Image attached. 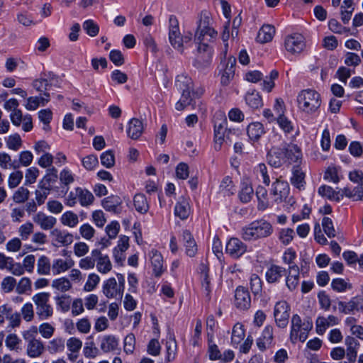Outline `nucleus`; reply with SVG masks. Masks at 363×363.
I'll use <instances>...</instances> for the list:
<instances>
[{"label":"nucleus","instance_id":"nucleus-1","mask_svg":"<svg viewBox=\"0 0 363 363\" xmlns=\"http://www.w3.org/2000/svg\"><path fill=\"white\" fill-rule=\"evenodd\" d=\"M218 37V32L213 26V19L207 11H201L194 33V40L198 44H208Z\"/></svg>","mask_w":363,"mask_h":363},{"label":"nucleus","instance_id":"nucleus-2","mask_svg":"<svg viewBox=\"0 0 363 363\" xmlns=\"http://www.w3.org/2000/svg\"><path fill=\"white\" fill-rule=\"evenodd\" d=\"M272 225L267 220H255L242 228V238L247 241H254L270 236L273 233Z\"/></svg>","mask_w":363,"mask_h":363},{"label":"nucleus","instance_id":"nucleus-3","mask_svg":"<svg viewBox=\"0 0 363 363\" xmlns=\"http://www.w3.org/2000/svg\"><path fill=\"white\" fill-rule=\"evenodd\" d=\"M169 40L173 48L181 53L184 52V45L191 43L192 40L191 32L185 33L184 35H181L179 21L173 15L169 18Z\"/></svg>","mask_w":363,"mask_h":363},{"label":"nucleus","instance_id":"nucleus-4","mask_svg":"<svg viewBox=\"0 0 363 363\" xmlns=\"http://www.w3.org/2000/svg\"><path fill=\"white\" fill-rule=\"evenodd\" d=\"M299 108L305 113H315L320 106L321 98L318 92L313 89L302 90L297 96Z\"/></svg>","mask_w":363,"mask_h":363},{"label":"nucleus","instance_id":"nucleus-5","mask_svg":"<svg viewBox=\"0 0 363 363\" xmlns=\"http://www.w3.org/2000/svg\"><path fill=\"white\" fill-rule=\"evenodd\" d=\"M125 281L124 275L120 273L116 274V278H108L103 284L104 295L108 298L121 300L125 290Z\"/></svg>","mask_w":363,"mask_h":363},{"label":"nucleus","instance_id":"nucleus-6","mask_svg":"<svg viewBox=\"0 0 363 363\" xmlns=\"http://www.w3.org/2000/svg\"><path fill=\"white\" fill-rule=\"evenodd\" d=\"M214 147L220 150L225 139L230 140V135L235 134V130L227 128V119L222 112L216 113L214 116Z\"/></svg>","mask_w":363,"mask_h":363},{"label":"nucleus","instance_id":"nucleus-7","mask_svg":"<svg viewBox=\"0 0 363 363\" xmlns=\"http://www.w3.org/2000/svg\"><path fill=\"white\" fill-rule=\"evenodd\" d=\"M176 85L182 90V94L179 101L176 104L175 108L178 111H183L191 104V91L193 88V82L191 78L180 75L177 77Z\"/></svg>","mask_w":363,"mask_h":363},{"label":"nucleus","instance_id":"nucleus-8","mask_svg":"<svg viewBox=\"0 0 363 363\" xmlns=\"http://www.w3.org/2000/svg\"><path fill=\"white\" fill-rule=\"evenodd\" d=\"M313 323L309 319H292L291 338L304 342L308 331L312 328Z\"/></svg>","mask_w":363,"mask_h":363},{"label":"nucleus","instance_id":"nucleus-9","mask_svg":"<svg viewBox=\"0 0 363 363\" xmlns=\"http://www.w3.org/2000/svg\"><path fill=\"white\" fill-rule=\"evenodd\" d=\"M194 65L197 69H203L208 67L212 62V48L208 44H198Z\"/></svg>","mask_w":363,"mask_h":363},{"label":"nucleus","instance_id":"nucleus-10","mask_svg":"<svg viewBox=\"0 0 363 363\" xmlns=\"http://www.w3.org/2000/svg\"><path fill=\"white\" fill-rule=\"evenodd\" d=\"M50 294L38 293L33 296V301L36 305L37 313L40 316L50 317L53 314V308L49 303Z\"/></svg>","mask_w":363,"mask_h":363},{"label":"nucleus","instance_id":"nucleus-11","mask_svg":"<svg viewBox=\"0 0 363 363\" xmlns=\"http://www.w3.org/2000/svg\"><path fill=\"white\" fill-rule=\"evenodd\" d=\"M284 47L292 55L300 54L306 48L305 38L300 33H293L285 38Z\"/></svg>","mask_w":363,"mask_h":363},{"label":"nucleus","instance_id":"nucleus-12","mask_svg":"<svg viewBox=\"0 0 363 363\" xmlns=\"http://www.w3.org/2000/svg\"><path fill=\"white\" fill-rule=\"evenodd\" d=\"M289 185L288 182L277 179L272 184L270 194L274 197L276 203H281L289 194Z\"/></svg>","mask_w":363,"mask_h":363},{"label":"nucleus","instance_id":"nucleus-13","mask_svg":"<svg viewBox=\"0 0 363 363\" xmlns=\"http://www.w3.org/2000/svg\"><path fill=\"white\" fill-rule=\"evenodd\" d=\"M91 255L96 258L95 265L100 274H106L112 270L113 265L108 255L103 254L99 249L93 250Z\"/></svg>","mask_w":363,"mask_h":363},{"label":"nucleus","instance_id":"nucleus-14","mask_svg":"<svg viewBox=\"0 0 363 363\" xmlns=\"http://www.w3.org/2000/svg\"><path fill=\"white\" fill-rule=\"evenodd\" d=\"M149 259L152 268V274L160 277L166 270L162 254L156 249H152L149 252Z\"/></svg>","mask_w":363,"mask_h":363},{"label":"nucleus","instance_id":"nucleus-15","mask_svg":"<svg viewBox=\"0 0 363 363\" xmlns=\"http://www.w3.org/2000/svg\"><path fill=\"white\" fill-rule=\"evenodd\" d=\"M50 236L55 246L67 247L74 241V237L71 233L59 228H54L51 230Z\"/></svg>","mask_w":363,"mask_h":363},{"label":"nucleus","instance_id":"nucleus-16","mask_svg":"<svg viewBox=\"0 0 363 363\" xmlns=\"http://www.w3.org/2000/svg\"><path fill=\"white\" fill-rule=\"evenodd\" d=\"M246 251L247 245L238 238H232L226 244V253L234 259L240 257Z\"/></svg>","mask_w":363,"mask_h":363},{"label":"nucleus","instance_id":"nucleus-17","mask_svg":"<svg viewBox=\"0 0 363 363\" xmlns=\"http://www.w3.org/2000/svg\"><path fill=\"white\" fill-rule=\"evenodd\" d=\"M235 306L240 310H247L251 305V296L243 286H238L235 292Z\"/></svg>","mask_w":363,"mask_h":363},{"label":"nucleus","instance_id":"nucleus-18","mask_svg":"<svg viewBox=\"0 0 363 363\" xmlns=\"http://www.w3.org/2000/svg\"><path fill=\"white\" fill-rule=\"evenodd\" d=\"M236 60L234 57H229L223 64V70L221 72L220 83L227 86L233 79L235 71Z\"/></svg>","mask_w":363,"mask_h":363},{"label":"nucleus","instance_id":"nucleus-19","mask_svg":"<svg viewBox=\"0 0 363 363\" xmlns=\"http://www.w3.org/2000/svg\"><path fill=\"white\" fill-rule=\"evenodd\" d=\"M267 161L271 166L275 168H279L287 163L284 147L271 149L267 155Z\"/></svg>","mask_w":363,"mask_h":363},{"label":"nucleus","instance_id":"nucleus-20","mask_svg":"<svg viewBox=\"0 0 363 363\" xmlns=\"http://www.w3.org/2000/svg\"><path fill=\"white\" fill-rule=\"evenodd\" d=\"M33 220L38 225L42 230H53L57 223V219L52 216H48L43 212H38L33 217Z\"/></svg>","mask_w":363,"mask_h":363},{"label":"nucleus","instance_id":"nucleus-21","mask_svg":"<svg viewBox=\"0 0 363 363\" xmlns=\"http://www.w3.org/2000/svg\"><path fill=\"white\" fill-rule=\"evenodd\" d=\"M74 265V260L70 257L55 259L52 263V272L53 275H58L66 272Z\"/></svg>","mask_w":363,"mask_h":363},{"label":"nucleus","instance_id":"nucleus-22","mask_svg":"<svg viewBox=\"0 0 363 363\" xmlns=\"http://www.w3.org/2000/svg\"><path fill=\"white\" fill-rule=\"evenodd\" d=\"M286 162L289 164L301 162L303 155L300 147L294 143L287 144L284 147Z\"/></svg>","mask_w":363,"mask_h":363},{"label":"nucleus","instance_id":"nucleus-23","mask_svg":"<svg viewBox=\"0 0 363 363\" xmlns=\"http://www.w3.org/2000/svg\"><path fill=\"white\" fill-rule=\"evenodd\" d=\"M345 345L347 347L346 358L347 361L344 363H354L357 359V348L359 346V342L354 337L348 336L345 339Z\"/></svg>","mask_w":363,"mask_h":363},{"label":"nucleus","instance_id":"nucleus-24","mask_svg":"<svg viewBox=\"0 0 363 363\" xmlns=\"http://www.w3.org/2000/svg\"><path fill=\"white\" fill-rule=\"evenodd\" d=\"M299 284V267L296 264L289 267V274L286 279V284L289 290L293 291Z\"/></svg>","mask_w":363,"mask_h":363},{"label":"nucleus","instance_id":"nucleus-25","mask_svg":"<svg viewBox=\"0 0 363 363\" xmlns=\"http://www.w3.org/2000/svg\"><path fill=\"white\" fill-rule=\"evenodd\" d=\"M143 132V124L138 118H132L127 130V134L133 140L138 139Z\"/></svg>","mask_w":363,"mask_h":363},{"label":"nucleus","instance_id":"nucleus-26","mask_svg":"<svg viewBox=\"0 0 363 363\" xmlns=\"http://www.w3.org/2000/svg\"><path fill=\"white\" fill-rule=\"evenodd\" d=\"M45 347L43 342L37 339L33 338L28 341L27 345V354L32 358L40 357L44 352Z\"/></svg>","mask_w":363,"mask_h":363},{"label":"nucleus","instance_id":"nucleus-27","mask_svg":"<svg viewBox=\"0 0 363 363\" xmlns=\"http://www.w3.org/2000/svg\"><path fill=\"white\" fill-rule=\"evenodd\" d=\"M275 34V28L271 25H264L259 30L257 41L260 43L270 42Z\"/></svg>","mask_w":363,"mask_h":363},{"label":"nucleus","instance_id":"nucleus-28","mask_svg":"<svg viewBox=\"0 0 363 363\" xmlns=\"http://www.w3.org/2000/svg\"><path fill=\"white\" fill-rule=\"evenodd\" d=\"M305 177V173L300 166H294L292 169V176L291 177V184L296 188L301 189L306 184Z\"/></svg>","mask_w":363,"mask_h":363},{"label":"nucleus","instance_id":"nucleus-29","mask_svg":"<svg viewBox=\"0 0 363 363\" xmlns=\"http://www.w3.org/2000/svg\"><path fill=\"white\" fill-rule=\"evenodd\" d=\"M174 214L182 220L186 219L190 215V206L189 201L185 198H182L176 204Z\"/></svg>","mask_w":363,"mask_h":363},{"label":"nucleus","instance_id":"nucleus-30","mask_svg":"<svg viewBox=\"0 0 363 363\" xmlns=\"http://www.w3.org/2000/svg\"><path fill=\"white\" fill-rule=\"evenodd\" d=\"M286 273V269L278 265H272L266 272V279L269 283L278 281Z\"/></svg>","mask_w":363,"mask_h":363},{"label":"nucleus","instance_id":"nucleus-31","mask_svg":"<svg viewBox=\"0 0 363 363\" xmlns=\"http://www.w3.org/2000/svg\"><path fill=\"white\" fill-rule=\"evenodd\" d=\"M133 205L135 210L141 214L147 213L150 208L149 202L143 194H137L135 195L133 198Z\"/></svg>","mask_w":363,"mask_h":363},{"label":"nucleus","instance_id":"nucleus-32","mask_svg":"<svg viewBox=\"0 0 363 363\" xmlns=\"http://www.w3.org/2000/svg\"><path fill=\"white\" fill-rule=\"evenodd\" d=\"M247 133L251 140L257 141L265 131L261 123L255 122L248 125Z\"/></svg>","mask_w":363,"mask_h":363},{"label":"nucleus","instance_id":"nucleus-33","mask_svg":"<svg viewBox=\"0 0 363 363\" xmlns=\"http://www.w3.org/2000/svg\"><path fill=\"white\" fill-rule=\"evenodd\" d=\"M256 196L258 200L257 208L259 210L264 211L271 206V203L268 200L267 190L264 187L259 186L256 190Z\"/></svg>","mask_w":363,"mask_h":363},{"label":"nucleus","instance_id":"nucleus-34","mask_svg":"<svg viewBox=\"0 0 363 363\" xmlns=\"http://www.w3.org/2000/svg\"><path fill=\"white\" fill-rule=\"evenodd\" d=\"M291 307L285 301L277 302L274 306V318H289L291 315Z\"/></svg>","mask_w":363,"mask_h":363},{"label":"nucleus","instance_id":"nucleus-35","mask_svg":"<svg viewBox=\"0 0 363 363\" xmlns=\"http://www.w3.org/2000/svg\"><path fill=\"white\" fill-rule=\"evenodd\" d=\"M219 192L224 196L234 194L235 186L231 177L226 176L222 179L219 186Z\"/></svg>","mask_w":363,"mask_h":363},{"label":"nucleus","instance_id":"nucleus-36","mask_svg":"<svg viewBox=\"0 0 363 363\" xmlns=\"http://www.w3.org/2000/svg\"><path fill=\"white\" fill-rule=\"evenodd\" d=\"M60 223L65 226L71 228H75L79 223V216L74 212L67 211L62 215Z\"/></svg>","mask_w":363,"mask_h":363},{"label":"nucleus","instance_id":"nucleus-37","mask_svg":"<svg viewBox=\"0 0 363 363\" xmlns=\"http://www.w3.org/2000/svg\"><path fill=\"white\" fill-rule=\"evenodd\" d=\"M57 310L62 313L68 312L71 308L72 299L70 296L62 294L55 297Z\"/></svg>","mask_w":363,"mask_h":363},{"label":"nucleus","instance_id":"nucleus-38","mask_svg":"<svg viewBox=\"0 0 363 363\" xmlns=\"http://www.w3.org/2000/svg\"><path fill=\"white\" fill-rule=\"evenodd\" d=\"M52 271L50 259L45 255H41L37 262V272L40 275H48Z\"/></svg>","mask_w":363,"mask_h":363},{"label":"nucleus","instance_id":"nucleus-39","mask_svg":"<svg viewBox=\"0 0 363 363\" xmlns=\"http://www.w3.org/2000/svg\"><path fill=\"white\" fill-rule=\"evenodd\" d=\"M121 201L118 196H111L105 198L102 201V206L108 211L116 212Z\"/></svg>","mask_w":363,"mask_h":363},{"label":"nucleus","instance_id":"nucleus-40","mask_svg":"<svg viewBox=\"0 0 363 363\" xmlns=\"http://www.w3.org/2000/svg\"><path fill=\"white\" fill-rule=\"evenodd\" d=\"M52 287L62 293H65L72 289V285L68 278L60 277L52 281Z\"/></svg>","mask_w":363,"mask_h":363},{"label":"nucleus","instance_id":"nucleus-41","mask_svg":"<svg viewBox=\"0 0 363 363\" xmlns=\"http://www.w3.org/2000/svg\"><path fill=\"white\" fill-rule=\"evenodd\" d=\"M118 340L111 335L104 337L101 343V349L104 352L113 351L118 348Z\"/></svg>","mask_w":363,"mask_h":363},{"label":"nucleus","instance_id":"nucleus-42","mask_svg":"<svg viewBox=\"0 0 363 363\" xmlns=\"http://www.w3.org/2000/svg\"><path fill=\"white\" fill-rule=\"evenodd\" d=\"M75 177V174L67 167L61 170L59 175L60 183L67 187V189H69L70 184L74 182Z\"/></svg>","mask_w":363,"mask_h":363},{"label":"nucleus","instance_id":"nucleus-43","mask_svg":"<svg viewBox=\"0 0 363 363\" xmlns=\"http://www.w3.org/2000/svg\"><path fill=\"white\" fill-rule=\"evenodd\" d=\"M79 202L83 207H87L93 204L95 199L93 194L87 190L79 187Z\"/></svg>","mask_w":363,"mask_h":363},{"label":"nucleus","instance_id":"nucleus-44","mask_svg":"<svg viewBox=\"0 0 363 363\" xmlns=\"http://www.w3.org/2000/svg\"><path fill=\"white\" fill-rule=\"evenodd\" d=\"M318 193L323 197H325L330 201H339V191L334 190L332 187L327 185H322L318 188Z\"/></svg>","mask_w":363,"mask_h":363},{"label":"nucleus","instance_id":"nucleus-45","mask_svg":"<svg viewBox=\"0 0 363 363\" xmlns=\"http://www.w3.org/2000/svg\"><path fill=\"white\" fill-rule=\"evenodd\" d=\"M6 144L9 150L18 151L23 145V140L18 133H14L6 138Z\"/></svg>","mask_w":363,"mask_h":363},{"label":"nucleus","instance_id":"nucleus-46","mask_svg":"<svg viewBox=\"0 0 363 363\" xmlns=\"http://www.w3.org/2000/svg\"><path fill=\"white\" fill-rule=\"evenodd\" d=\"M255 173L259 179H262V182L269 186L270 184V177L268 173L267 167L265 164L260 163L255 167Z\"/></svg>","mask_w":363,"mask_h":363},{"label":"nucleus","instance_id":"nucleus-47","mask_svg":"<svg viewBox=\"0 0 363 363\" xmlns=\"http://www.w3.org/2000/svg\"><path fill=\"white\" fill-rule=\"evenodd\" d=\"M52 187H46L43 184H38V189L35 190V199L38 206L43 204L50 194Z\"/></svg>","mask_w":363,"mask_h":363},{"label":"nucleus","instance_id":"nucleus-48","mask_svg":"<svg viewBox=\"0 0 363 363\" xmlns=\"http://www.w3.org/2000/svg\"><path fill=\"white\" fill-rule=\"evenodd\" d=\"M253 194L254 190L252 186L247 182H243L239 194L240 201L243 203H247L252 199Z\"/></svg>","mask_w":363,"mask_h":363},{"label":"nucleus","instance_id":"nucleus-49","mask_svg":"<svg viewBox=\"0 0 363 363\" xmlns=\"http://www.w3.org/2000/svg\"><path fill=\"white\" fill-rule=\"evenodd\" d=\"M246 103L251 108L256 109L262 105V100L260 95L255 91L248 93L245 96Z\"/></svg>","mask_w":363,"mask_h":363},{"label":"nucleus","instance_id":"nucleus-50","mask_svg":"<svg viewBox=\"0 0 363 363\" xmlns=\"http://www.w3.org/2000/svg\"><path fill=\"white\" fill-rule=\"evenodd\" d=\"M33 223L30 221H28L19 227L18 233L21 240H27L29 238V237L33 233Z\"/></svg>","mask_w":363,"mask_h":363},{"label":"nucleus","instance_id":"nucleus-51","mask_svg":"<svg viewBox=\"0 0 363 363\" xmlns=\"http://www.w3.org/2000/svg\"><path fill=\"white\" fill-rule=\"evenodd\" d=\"M277 122L279 124L280 128L285 133H291L294 130V125L293 123L284 115L279 116L277 118Z\"/></svg>","mask_w":363,"mask_h":363},{"label":"nucleus","instance_id":"nucleus-52","mask_svg":"<svg viewBox=\"0 0 363 363\" xmlns=\"http://www.w3.org/2000/svg\"><path fill=\"white\" fill-rule=\"evenodd\" d=\"M21 342V340L15 334H9L5 340L6 346L11 350H15L16 352L21 350L20 347Z\"/></svg>","mask_w":363,"mask_h":363},{"label":"nucleus","instance_id":"nucleus-53","mask_svg":"<svg viewBox=\"0 0 363 363\" xmlns=\"http://www.w3.org/2000/svg\"><path fill=\"white\" fill-rule=\"evenodd\" d=\"M295 233L291 228H283L279 233V239L280 242L287 245L293 240Z\"/></svg>","mask_w":363,"mask_h":363},{"label":"nucleus","instance_id":"nucleus-54","mask_svg":"<svg viewBox=\"0 0 363 363\" xmlns=\"http://www.w3.org/2000/svg\"><path fill=\"white\" fill-rule=\"evenodd\" d=\"M167 356L168 362L173 360L177 354V342L174 338L170 337L166 342Z\"/></svg>","mask_w":363,"mask_h":363},{"label":"nucleus","instance_id":"nucleus-55","mask_svg":"<svg viewBox=\"0 0 363 363\" xmlns=\"http://www.w3.org/2000/svg\"><path fill=\"white\" fill-rule=\"evenodd\" d=\"M101 163L106 168H111L115 164V156L112 150H107L101 154Z\"/></svg>","mask_w":363,"mask_h":363},{"label":"nucleus","instance_id":"nucleus-56","mask_svg":"<svg viewBox=\"0 0 363 363\" xmlns=\"http://www.w3.org/2000/svg\"><path fill=\"white\" fill-rule=\"evenodd\" d=\"M29 190L23 186L20 187L13 195V200L17 203H22L29 198Z\"/></svg>","mask_w":363,"mask_h":363},{"label":"nucleus","instance_id":"nucleus-57","mask_svg":"<svg viewBox=\"0 0 363 363\" xmlns=\"http://www.w3.org/2000/svg\"><path fill=\"white\" fill-rule=\"evenodd\" d=\"M79 232L84 239L90 240L94 237L96 230L90 224L84 223L80 226Z\"/></svg>","mask_w":363,"mask_h":363},{"label":"nucleus","instance_id":"nucleus-58","mask_svg":"<svg viewBox=\"0 0 363 363\" xmlns=\"http://www.w3.org/2000/svg\"><path fill=\"white\" fill-rule=\"evenodd\" d=\"M100 281V277L95 273L89 274L86 282L84 284V290L85 291H93Z\"/></svg>","mask_w":363,"mask_h":363},{"label":"nucleus","instance_id":"nucleus-59","mask_svg":"<svg viewBox=\"0 0 363 363\" xmlns=\"http://www.w3.org/2000/svg\"><path fill=\"white\" fill-rule=\"evenodd\" d=\"M83 167L88 171L93 170L99 164L98 158L94 155H89L82 160Z\"/></svg>","mask_w":363,"mask_h":363},{"label":"nucleus","instance_id":"nucleus-60","mask_svg":"<svg viewBox=\"0 0 363 363\" xmlns=\"http://www.w3.org/2000/svg\"><path fill=\"white\" fill-rule=\"evenodd\" d=\"M250 289L255 294H258L262 291V281L259 277L255 274H252L250 279Z\"/></svg>","mask_w":363,"mask_h":363},{"label":"nucleus","instance_id":"nucleus-61","mask_svg":"<svg viewBox=\"0 0 363 363\" xmlns=\"http://www.w3.org/2000/svg\"><path fill=\"white\" fill-rule=\"evenodd\" d=\"M57 179V169L55 167L48 169V172L39 182V184H43L46 187H51L50 183L56 182Z\"/></svg>","mask_w":363,"mask_h":363},{"label":"nucleus","instance_id":"nucleus-62","mask_svg":"<svg viewBox=\"0 0 363 363\" xmlns=\"http://www.w3.org/2000/svg\"><path fill=\"white\" fill-rule=\"evenodd\" d=\"M79 187H76L74 190L69 191L67 196L65 197V203L67 206H74L77 201H79Z\"/></svg>","mask_w":363,"mask_h":363},{"label":"nucleus","instance_id":"nucleus-63","mask_svg":"<svg viewBox=\"0 0 363 363\" xmlns=\"http://www.w3.org/2000/svg\"><path fill=\"white\" fill-rule=\"evenodd\" d=\"M89 251V245L84 242H76L73 246V252L76 257H82Z\"/></svg>","mask_w":363,"mask_h":363},{"label":"nucleus","instance_id":"nucleus-64","mask_svg":"<svg viewBox=\"0 0 363 363\" xmlns=\"http://www.w3.org/2000/svg\"><path fill=\"white\" fill-rule=\"evenodd\" d=\"M16 286V280L13 277H6L3 279L1 287L4 293L11 292Z\"/></svg>","mask_w":363,"mask_h":363}]
</instances>
